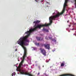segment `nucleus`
<instances>
[{
	"instance_id": "28",
	"label": "nucleus",
	"mask_w": 76,
	"mask_h": 76,
	"mask_svg": "<svg viewBox=\"0 0 76 76\" xmlns=\"http://www.w3.org/2000/svg\"><path fill=\"white\" fill-rule=\"evenodd\" d=\"M13 75H14V74H13Z\"/></svg>"
},
{
	"instance_id": "15",
	"label": "nucleus",
	"mask_w": 76,
	"mask_h": 76,
	"mask_svg": "<svg viewBox=\"0 0 76 76\" xmlns=\"http://www.w3.org/2000/svg\"><path fill=\"white\" fill-rule=\"evenodd\" d=\"M73 35H75V36H76V34H73Z\"/></svg>"
},
{
	"instance_id": "8",
	"label": "nucleus",
	"mask_w": 76,
	"mask_h": 76,
	"mask_svg": "<svg viewBox=\"0 0 76 76\" xmlns=\"http://www.w3.org/2000/svg\"><path fill=\"white\" fill-rule=\"evenodd\" d=\"M43 30L44 31H45V32H49V31H48V30L44 28H43Z\"/></svg>"
},
{
	"instance_id": "12",
	"label": "nucleus",
	"mask_w": 76,
	"mask_h": 76,
	"mask_svg": "<svg viewBox=\"0 0 76 76\" xmlns=\"http://www.w3.org/2000/svg\"><path fill=\"white\" fill-rule=\"evenodd\" d=\"M49 39H52V37H49Z\"/></svg>"
},
{
	"instance_id": "19",
	"label": "nucleus",
	"mask_w": 76,
	"mask_h": 76,
	"mask_svg": "<svg viewBox=\"0 0 76 76\" xmlns=\"http://www.w3.org/2000/svg\"><path fill=\"white\" fill-rule=\"evenodd\" d=\"M69 22V21H67V22L68 23V22Z\"/></svg>"
},
{
	"instance_id": "30",
	"label": "nucleus",
	"mask_w": 76,
	"mask_h": 76,
	"mask_svg": "<svg viewBox=\"0 0 76 76\" xmlns=\"http://www.w3.org/2000/svg\"><path fill=\"white\" fill-rule=\"evenodd\" d=\"M53 14H54V13H53Z\"/></svg>"
},
{
	"instance_id": "31",
	"label": "nucleus",
	"mask_w": 76,
	"mask_h": 76,
	"mask_svg": "<svg viewBox=\"0 0 76 76\" xmlns=\"http://www.w3.org/2000/svg\"><path fill=\"white\" fill-rule=\"evenodd\" d=\"M75 33H76V31H75Z\"/></svg>"
},
{
	"instance_id": "25",
	"label": "nucleus",
	"mask_w": 76,
	"mask_h": 76,
	"mask_svg": "<svg viewBox=\"0 0 76 76\" xmlns=\"http://www.w3.org/2000/svg\"><path fill=\"white\" fill-rule=\"evenodd\" d=\"M43 67H44V66H43Z\"/></svg>"
},
{
	"instance_id": "2",
	"label": "nucleus",
	"mask_w": 76,
	"mask_h": 76,
	"mask_svg": "<svg viewBox=\"0 0 76 76\" xmlns=\"http://www.w3.org/2000/svg\"><path fill=\"white\" fill-rule=\"evenodd\" d=\"M35 44L37 46H38V47H43L44 46L46 48V49H48V50H50V45L47 44L45 45L43 43H37V42H35Z\"/></svg>"
},
{
	"instance_id": "21",
	"label": "nucleus",
	"mask_w": 76,
	"mask_h": 76,
	"mask_svg": "<svg viewBox=\"0 0 76 76\" xmlns=\"http://www.w3.org/2000/svg\"><path fill=\"white\" fill-rule=\"evenodd\" d=\"M69 27H70V25H69Z\"/></svg>"
},
{
	"instance_id": "23",
	"label": "nucleus",
	"mask_w": 76,
	"mask_h": 76,
	"mask_svg": "<svg viewBox=\"0 0 76 76\" xmlns=\"http://www.w3.org/2000/svg\"><path fill=\"white\" fill-rule=\"evenodd\" d=\"M18 61H19V60H18Z\"/></svg>"
},
{
	"instance_id": "14",
	"label": "nucleus",
	"mask_w": 76,
	"mask_h": 76,
	"mask_svg": "<svg viewBox=\"0 0 76 76\" xmlns=\"http://www.w3.org/2000/svg\"><path fill=\"white\" fill-rule=\"evenodd\" d=\"M73 25H76V23H73Z\"/></svg>"
},
{
	"instance_id": "17",
	"label": "nucleus",
	"mask_w": 76,
	"mask_h": 76,
	"mask_svg": "<svg viewBox=\"0 0 76 76\" xmlns=\"http://www.w3.org/2000/svg\"><path fill=\"white\" fill-rule=\"evenodd\" d=\"M75 28H73L72 29V30H75Z\"/></svg>"
},
{
	"instance_id": "3",
	"label": "nucleus",
	"mask_w": 76,
	"mask_h": 76,
	"mask_svg": "<svg viewBox=\"0 0 76 76\" xmlns=\"http://www.w3.org/2000/svg\"><path fill=\"white\" fill-rule=\"evenodd\" d=\"M39 50L41 51L42 54L43 55H44V56H47V52H46V51L45 49L43 48H40Z\"/></svg>"
},
{
	"instance_id": "24",
	"label": "nucleus",
	"mask_w": 76,
	"mask_h": 76,
	"mask_svg": "<svg viewBox=\"0 0 76 76\" xmlns=\"http://www.w3.org/2000/svg\"><path fill=\"white\" fill-rule=\"evenodd\" d=\"M48 61H47V62H48Z\"/></svg>"
},
{
	"instance_id": "29",
	"label": "nucleus",
	"mask_w": 76,
	"mask_h": 76,
	"mask_svg": "<svg viewBox=\"0 0 76 76\" xmlns=\"http://www.w3.org/2000/svg\"><path fill=\"white\" fill-rule=\"evenodd\" d=\"M45 39H46V38H45Z\"/></svg>"
},
{
	"instance_id": "9",
	"label": "nucleus",
	"mask_w": 76,
	"mask_h": 76,
	"mask_svg": "<svg viewBox=\"0 0 76 76\" xmlns=\"http://www.w3.org/2000/svg\"><path fill=\"white\" fill-rule=\"evenodd\" d=\"M22 64L20 63L19 64V68L20 69L21 66H22Z\"/></svg>"
},
{
	"instance_id": "26",
	"label": "nucleus",
	"mask_w": 76,
	"mask_h": 76,
	"mask_svg": "<svg viewBox=\"0 0 76 76\" xmlns=\"http://www.w3.org/2000/svg\"><path fill=\"white\" fill-rule=\"evenodd\" d=\"M53 52L54 51V50H53Z\"/></svg>"
},
{
	"instance_id": "7",
	"label": "nucleus",
	"mask_w": 76,
	"mask_h": 76,
	"mask_svg": "<svg viewBox=\"0 0 76 76\" xmlns=\"http://www.w3.org/2000/svg\"><path fill=\"white\" fill-rule=\"evenodd\" d=\"M65 64V62H63L62 63H61V67L64 66V64Z\"/></svg>"
},
{
	"instance_id": "27",
	"label": "nucleus",
	"mask_w": 76,
	"mask_h": 76,
	"mask_svg": "<svg viewBox=\"0 0 76 76\" xmlns=\"http://www.w3.org/2000/svg\"><path fill=\"white\" fill-rule=\"evenodd\" d=\"M49 60H50V59H49Z\"/></svg>"
},
{
	"instance_id": "13",
	"label": "nucleus",
	"mask_w": 76,
	"mask_h": 76,
	"mask_svg": "<svg viewBox=\"0 0 76 76\" xmlns=\"http://www.w3.org/2000/svg\"><path fill=\"white\" fill-rule=\"evenodd\" d=\"M35 1H36V2H38V0H35Z\"/></svg>"
},
{
	"instance_id": "6",
	"label": "nucleus",
	"mask_w": 76,
	"mask_h": 76,
	"mask_svg": "<svg viewBox=\"0 0 76 76\" xmlns=\"http://www.w3.org/2000/svg\"><path fill=\"white\" fill-rule=\"evenodd\" d=\"M41 22V21L39 20H36V21H34L33 23H35V24H38V23H40Z\"/></svg>"
},
{
	"instance_id": "10",
	"label": "nucleus",
	"mask_w": 76,
	"mask_h": 76,
	"mask_svg": "<svg viewBox=\"0 0 76 76\" xmlns=\"http://www.w3.org/2000/svg\"><path fill=\"white\" fill-rule=\"evenodd\" d=\"M52 41H54V42H56V40L55 39H52Z\"/></svg>"
},
{
	"instance_id": "11",
	"label": "nucleus",
	"mask_w": 76,
	"mask_h": 76,
	"mask_svg": "<svg viewBox=\"0 0 76 76\" xmlns=\"http://www.w3.org/2000/svg\"><path fill=\"white\" fill-rule=\"evenodd\" d=\"M13 75H15V72H14V73H12V76H13Z\"/></svg>"
},
{
	"instance_id": "18",
	"label": "nucleus",
	"mask_w": 76,
	"mask_h": 76,
	"mask_svg": "<svg viewBox=\"0 0 76 76\" xmlns=\"http://www.w3.org/2000/svg\"><path fill=\"white\" fill-rule=\"evenodd\" d=\"M39 75V73H38V75Z\"/></svg>"
},
{
	"instance_id": "22",
	"label": "nucleus",
	"mask_w": 76,
	"mask_h": 76,
	"mask_svg": "<svg viewBox=\"0 0 76 76\" xmlns=\"http://www.w3.org/2000/svg\"><path fill=\"white\" fill-rule=\"evenodd\" d=\"M25 66H26L25 65H24V67H25Z\"/></svg>"
},
{
	"instance_id": "16",
	"label": "nucleus",
	"mask_w": 76,
	"mask_h": 76,
	"mask_svg": "<svg viewBox=\"0 0 76 76\" xmlns=\"http://www.w3.org/2000/svg\"><path fill=\"white\" fill-rule=\"evenodd\" d=\"M47 4H50V3H49V2H47Z\"/></svg>"
},
{
	"instance_id": "20",
	"label": "nucleus",
	"mask_w": 76,
	"mask_h": 76,
	"mask_svg": "<svg viewBox=\"0 0 76 76\" xmlns=\"http://www.w3.org/2000/svg\"><path fill=\"white\" fill-rule=\"evenodd\" d=\"M15 51H17V49H15Z\"/></svg>"
},
{
	"instance_id": "1",
	"label": "nucleus",
	"mask_w": 76,
	"mask_h": 76,
	"mask_svg": "<svg viewBox=\"0 0 76 76\" xmlns=\"http://www.w3.org/2000/svg\"><path fill=\"white\" fill-rule=\"evenodd\" d=\"M31 32H26L25 34H28L24 37H21L18 41V44L21 45L24 50V54L23 57V60L21 62V64L23 63L24 60H25V58L27 55V50H26V48L24 46L25 45V42H29V40L27 38L31 35Z\"/></svg>"
},
{
	"instance_id": "5",
	"label": "nucleus",
	"mask_w": 76,
	"mask_h": 76,
	"mask_svg": "<svg viewBox=\"0 0 76 76\" xmlns=\"http://www.w3.org/2000/svg\"><path fill=\"white\" fill-rule=\"evenodd\" d=\"M36 39L37 41H39L44 40V38H41V37H36Z\"/></svg>"
},
{
	"instance_id": "4",
	"label": "nucleus",
	"mask_w": 76,
	"mask_h": 76,
	"mask_svg": "<svg viewBox=\"0 0 76 76\" xmlns=\"http://www.w3.org/2000/svg\"><path fill=\"white\" fill-rule=\"evenodd\" d=\"M20 73L21 74H22V75H28L29 76H32V75L31 74L26 72H25L24 71H22L21 72H20Z\"/></svg>"
}]
</instances>
